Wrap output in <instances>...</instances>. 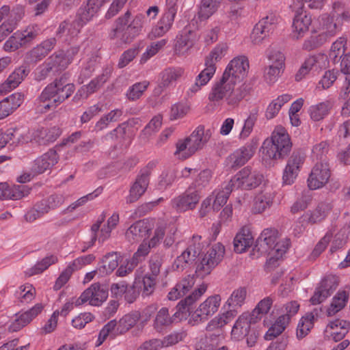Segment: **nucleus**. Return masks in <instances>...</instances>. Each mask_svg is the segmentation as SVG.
Listing matches in <instances>:
<instances>
[{"label": "nucleus", "instance_id": "obj_1", "mask_svg": "<svg viewBox=\"0 0 350 350\" xmlns=\"http://www.w3.org/2000/svg\"><path fill=\"white\" fill-rule=\"evenodd\" d=\"M321 33L304 42L303 48L312 50L334 36L340 29L344 22H350V10L341 2H334L329 14H323L319 18Z\"/></svg>", "mask_w": 350, "mask_h": 350}, {"label": "nucleus", "instance_id": "obj_2", "mask_svg": "<svg viewBox=\"0 0 350 350\" xmlns=\"http://www.w3.org/2000/svg\"><path fill=\"white\" fill-rule=\"evenodd\" d=\"M75 91L72 83H65L63 78L56 79L49 84L41 92L34 103L35 109L38 113H45L55 109L70 97Z\"/></svg>", "mask_w": 350, "mask_h": 350}, {"label": "nucleus", "instance_id": "obj_3", "mask_svg": "<svg viewBox=\"0 0 350 350\" xmlns=\"http://www.w3.org/2000/svg\"><path fill=\"white\" fill-rule=\"evenodd\" d=\"M235 83L222 75L212 86L208 99L214 105H220L224 100L232 107H237L247 94V85L242 84L235 88Z\"/></svg>", "mask_w": 350, "mask_h": 350}, {"label": "nucleus", "instance_id": "obj_4", "mask_svg": "<svg viewBox=\"0 0 350 350\" xmlns=\"http://www.w3.org/2000/svg\"><path fill=\"white\" fill-rule=\"evenodd\" d=\"M277 239L275 230L265 229L257 239L253 252H258V255L267 254L270 259L278 260L286 252L291 241L287 238L278 241Z\"/></svg>", "mask_w": 350, "mask_h": 350}, {"label": "nucleus", "instance_id": "obj_5", "mask_svg": "<svg viewBox=\"0 0 350 350\" xmlns=\"http://www.w3.org/2000/svg\"><path fill=\"white\" fill-rule=\"evenodd\" d=\"M292 144L286 130L276 126L272 133L271 139L264 141L262 146L264 157L269 159L277 160L284 158L291 151Z\"/></svg>", "mask_w": 350, "mask_h": 350}, {"label": "nucleus", "instance_id": "obj_6", "mask_svg": "<svg viewBox=\"0 0 350 350\" xmlns=\"http://www.w3.org/2000/svg\"><path fill=\"white\" fill-rule=\"evenodd\" d=\"M228 46L226 43H219L205 57V68L196 77L195 83L189 88L188 94L198 92L202 86L206 85L215 73L216 64L226 55Z\"/></svg>", "mask_w": 350, "mask_h": 350}, {"label": "nucleus", "instance_id": "obj_7", "mask_svg": "<svg viewBox=\"0 0 350 350\" xmlns=\"http://www.w3.org/2000/svg\"><path fill=\"white\" fill-rule=\"evenodd\" d=\"M131 12L127 11L116 20V28L111 34L113 38L120 40L122 43H129L139 34L144 16L139 14L131 19Z\"/></svg>", "mask_w": 350, "mask_h": 350}, {"label": "nucleus", "instance_id": "obj_8", "mask_svg": "<svg viewBox=\"0 0 350 350\" xmlns=\"http://www.w3.org/2000/svg\"><path fill=\"white\" fill-rule=\"evenodd\" d=\"M140 317L139 312L133 311L123 316L118 321H110L100 331L96 346L101 345L109 336L114 337L126 332L135 325Z\"/></svg>", "mask_w": 350, "mask_h": 350}, {"label": "nucleus", "instance_id": "obj_9", "mask_svg": "<svg viewBox=\"0 0 350 350\" xmlns=\"http://www.w3.org/2000/svg\"><path fill=\"white\" fill-rule=\"evenodd\" d=\"M224 254L225 247L221 243L213 244L197 265L196 274L201 278L210 274L212 270L222 260Z\"/></svg>", "mask_w": 350, "mask_h": 350}, {"label": "nucleus", "instance_id": "obj_10", "mask_svg": "<svg viewBox=\"0 0 350 350\" xmlns=\"http://www.w3.org/2000/svg\"><path fill=\"white\" fill-rule=\"evenodd\" d=\"M262 175L250 167L240 170L230 180V185L235 189L250 190L258 187L262 180Z\"/></svg>", "mask_w": 350, "mask_h": 350}, {"label": "nucleus", "instance_id": "obj_11", "mask_svg": "<svg viewBox=\"0 0 350 350\" xmlns=\"http://www.w3.org/2000/svg\"><path fill=\"white\" fill-rule=\"evenodd\" d=\"M277 22L278 18L273 14L262 18L256 24L251 33L250 40L252 44L259 45L265 42L273 32Z\"/></svg>", "mask_w": 350, "mask_h": 350}, {"label": "nucleus", "instance_id": "obj_12", "mask_svg": "<svg viewBox=\"0 0 350 350\" xmlns=\"http://www.w3.org/2000/svg\"><path fill=\"white\" fill-rule=\"evenodd\" d=\"M107 288L98 283H94L75 299V306L88 302L91 306H98L107 299Z\"/></svg>", "mask_w": 350, "mask_h": 350}, {"label": "nucleus", "instance_id": "obj_13", "mask_svg": "<svg viewBox=\"0 0 350 350\" xmlns=\"http://www.w3.org/2000/svg\"><path fill=\"white\" fill-rule=\"evenodd\" d=\"M268 58L271 64L265 68L263 78L267 83L273 84L284 72L285 57L280 51H273Z\"/></svg>", "mask_w": 350, "mask_h": 350}, {"label": "nucleus", "instance_id": "obj_14", "mask_svg": "<svg viewBox=\"0 0 350 350\" xmlns=\"http://www.w3.org/2000/svg\"><path fill=\"white\" fill-rule=\"evenodd\" d=\"M249 61L245 56H239L232 59L223 75L237 84L246 77L249 70Z\"/></svg>", "mask_w": 350, "mask_h": 350}, {"label": "nucleus", "instance_id": "obj_15", "mask_svg": "<svg viewBox=\"0 0 350 350\" xmlns=\"http://www.w3.org/2000/svg\"><path fill=\"white\" fill-rule=\"evenodd\" d=\"M331 176V171L326 161L317 162L308 178V185L310 189H317L327 183Z\"/></svg>", "mask_w": 350, "mask_h": 350}, {"label": "nucleus", "instance_id": "obj_16", "mask_svg": "<svg viewBox=\"0 0 350 350\" xmlns=\"http://www.w3.org/2000/svg\"><path fill=\"white\" fill-rule=\"evenodd\" d=\"M221 301L219 295H214L207 297L193 312L191 316L194 321H204L215 314Z\"/></svg>", "mask_w": 350, "mask_h": 350}, {"label": "nucleus", "instance_id": "obj_17", "mask_svg": "<svg viewBox=\"0 0 350 350\" xmlns=\"http://www.w3.org/2000/svg\"><path fill=\"white\" fill-rule=\"evenodd\" d=\"M338 286V279L336 275L325 276L316 288L314 295L310 298V302L317 305L324 301L329 297Z\"/></svg>", "mask_w": 350, "mask_h": 350}, {"label": "nucleus", "instance_id": "obj_18", "mask_svg": "<svg viewBox=\"0 0 350 350\" xmlns=\"http://www.w3.org/2000/svg\"><path fill=\"white\" fill-rule=\"evenodd\" d=\"M198 190L189 187L184 193L172 200V207L178 212H185L196 208L200 201Z\"/></svg>", "mask_w": 350, "mask_h": 350}, {"label": "nucleus", "instance_id": "obj_19", "mask_svg": "<svg viewBox=\"0 0 350 350\" xmlns=\"http://www.w3.org/2000/svg\"><path fill=\"white\" fill-rule=\"evenodd\" d=\"M150 170L148 167L142 169L137 175L135 181L131 187L129 195L126 198L127 203L137 201L145 193L149 185Z\"/></svg>", "mask_w": 350, "mask_h": 350}, {"label": "nucleus", "instance_id": "obj_20", "mask_svg": "<svg viewBox=\"0 0 350 350\" xmlns=\"http://www.w3.org/2000/svg\"><path fill=\"white\" fill-rule=\"evenodd\" d=\"M152 228V223L148 220L137 221L126 230L125 238L131 243L144 240L149 237Z\"/></svg>", "mask_w": 350, "mask_h": 350}, {"label": "nucleus", "instance_id": "obj_21", "mask_svg": "<svg viewBox=\"0 0 350 350\" xmlns=\"http://www.w3.org/2000/svg\"><path fill=\"white\" fill-rule=\"evenodd\" d=\"M304 161V156L303 154L298 152H294L292 154L283 172V184L291 185L294 183Z\"/></svg>", "mask_w": 350, "mask_h": 350}, {"label": "nucleus", "instance_id": "obj_22", "mask_svg": "<svg viewBox=\"0 0 350 350\" xmlns=\"http://www.w3.org/2000/svg\"><path fill=\"white\" fill-rule=\"evenodd\" d=\"M332 209L331 202L322 201L312 211H309L300 217L299 222L306 221L310 224L320 223L327 217Z\"/></svg>", "mask_w": 350, "mask_h": 350}, {"label": "nucleus", "instance_id": "obj_23", "mask_svg": "<svg viewBox=\"0 0 350 350\" xmlns=\"http://www.w3.org/2000/svg\"><path fill=\"white\" fill-rule=\"evenodd\" d=\"M255 149L256 146L252 144L242 146L226 158V165L229 168H237L243 165L253 157Z\"/></svg>", "mask_w": 350, "mask_h": 350}, {"label": "nucleus", "instance_id": "obj_24", "mask_svg": "<svg viewBox=\"0 0 350 350\" xmlns=\"http://www.w3.org/2000/svg\"><path fill=\"white\" fill-rule=\"evenodd\" d=\"M58 160L59 157L57 152L51 149L34 160L31 165V171L35 174L44 173L54 166Z\"/></svg>", "mask_w": 350, "mask_h": 350}, {"label": "nucleus", "instance_id": "obj_25", "mask_svg": "<svg viewBox=\"0 0 350 350\" xmlns=\"http://www.w3.org/2000/svg\"><path fill=\"white\" fill-rule=\"evenodd\" d=\"M211 135V133L209 130L205 131L204 128L200 126L189 137L185 138L193 154L204 147L209 140Z\"/></svg>", "mask_w": 350, "mask_h": 350}, {"label": "nucleus", "instance_id": "obj_26", "mask_svg": "<svg viewBox=\"0 0 350 350\" xmlns=\"http://www.w3.org/2000/svg\"><path fill=\"white\" fill-rule=\"evenodd\" d=\"M295 12V15L293 22V36L297 39L302 37L306 33L312 23V18L306 13V10H298L297 8H293Z\"/></svg>", "mask_w": 350, "mask_h": 350}, {"label": "nucleus", "instance_id": "obj_27", "mask_svg": "<svg viewBox=\"0 0 350 350\" xmlns=\"http://www.w3.org/2000/svg\"><path fill=\"white\" fill-rule=\"evenodd\" d=\"M201 247L199 243L189 245L187 248L178 256L174 262L173 268L176 270H183L188 265L191 264L200 254Z\"/></svg>", "mask_w": 350, "mask_h": 350}, {"label": "nucleus", "instance_id": "obj_28", "mask_svg": "<svg viewBox=\"0 0 350 350\" xmlns=\"http://www.w3.org/2000/svg\"><path fill=\"white\" fill-rule=\"evenodd\" d=\"M29 70L25 66L16 68L7 80L0 85V92L5 94L16 88L27 76Z\"/></svg>", "mask_w": 350, "mask_h": 350}, {"label": "nucleus", "instance_id": "obj_29", "mask_svg": "<svg viewBox=\"0 0 350 350\" xmlns=\"http://www.w3.org/2000/svg\"><path fill=\"white\" fill-rule=\"evenodd\" d=\"M29 70L25 66L16 68L7 80L0 85V92L5 94L16 88L27 76Z\"/></svg>", "mask_w": 350, "mask_h": 350}, {"label": "nucleus", "instance_id": "obj_30", "mask_svg": "<svg viewBox=\"0 0 350 350\" xmlns=\"http://www.w3.org/2000/svg\"><path fill=\"white\" fill-rule=\"evenodd\" d=\"M236 313L233 310H230L226 312L220 314L213 318L207 325L206 329L208 331L217 330V338L218 342H221L224 336L221 334V328L230 322L235 317Z\"/></svg>", "mask_w": 350, "mask_h": 350}, {"label": "nucleus", "instance_id": "obj_31", "mask_svg": "<svg viewBox=\"0 0 350 350\" xmlns=\"http://www.w3.org/2000/svg\"><path fill=\"white\" fill-rule=\"evenodd\" d=\"M274 199V193L271 189H266L256 194L252 211L255 214H260L269 208Z\"/></svg>", "mask_w": 350, "mask_h": 350}, {"label": "nucleus", "instance_id": "obj_32", "mask_svg": "<svg viewBox=\"0 0 350 350\" xmlns=\"http://www.w3.org/2000/svg\"><path fill=\"white\" fill-rule=\"evenodd\" d=\"M28 193L25 185L10 186L7 183H0V200H18Z\"/></svg>", "mask_w": 350, "mask_h": 350}, {"label": "nucleus", "instance_id": "obj_33", "mask_svg": "<svg viewBox=\"0 0 350 350\" xmlns=\"http://www.w3.org/2000/svg\"><path fill=\"white\" fill-rule=\"evenodd\" d=\"M254 242V237L248 227H243L237 234L234 239L235 252L242 253L250 247Z\"/></svg>", "mask_w": 350, "mask_h": 350}, {"label": "nucleus", "instance_id": "obj_34", "mask_svg": "<svg viewBox=\"0 0 350 350\" xmlns=\"http://www.w3.org/2000/svg\"><path fill=\"white\" fill-rule=\"evenodd\" d=\"M208 285L202 283L198 285L187 297L181 300L177 305L179 312H189V307L197 301L206 291Z\"/></svg>", "mask_w": 350, "mask_h": 350}, {"label": "nucleus", "instance_id": "obj_35", "mask_svg": "<svg viewBox=\"0 0 350 350\" xmlns=\"http://www.w3.org/2000/svg\"><path fill=\"white\" fill-rule=\"evenodd\" d=\"M59 130L55 127L41 128L33 131L34 142L39 145H46L53 142L59 136Z\"/></svg>", "mask_w": 350, "mask_h": 350}, {"label": "nucleus", "instance_id": "obj_36", "mask_svg": "<svg viewBox=\"0 0 350 350\" xmlns=\"http://www.w3.org/2000/svg\"><path fill=\"white\" fill-rule=\"evenodd\" d=\"M194 44V36L191 31L181 33L176 37L174 52L178 55L186 54Z\"/></svg>", "mask_w": 350, "mask_h": 350}, {"label": "nucleus", "instance_id": "obj_37", "mask_svg": "<svg viewBox=\"0 0 350 350\" xmlns=\"http://www.w3.org/2000/svg\"><path fill=\"white\" fill-rule=\"evenodd\" d=\"M55 44L56 40L54 38L44 40L30 51V58L32 61L36 62L40 61L48 55Z\"/></svg>", "mask_w": 350, "mask_h": 350}, {"label": "nucleus", "instance_id": "obj_38", "mask_svg": "<svg viewBox=\"0 0 350 350\" xmlns=\"http://www.w3.org/2000/svg\"><path fill=\"white\" fill-rule=\"evenodd\" d=\"M83 24L79 21H75L72 23L64 21L60 23L56 34L59 37H66V40H70L78 35Z\"/></svg>", "mask_w": 350, "mask_h": 350}, {"label": "nucleus", "instance_id": "obj_39", "mask_svg": "<svg viewBox=\"0 0 350 350\" xmlns=\"http://www.w3.org/2000/svg\"><path fill=\"white\" fill-rule=\"evenodd\" d=\"M349 327V322L342 319H336L327 325V329H330L333 340L338 342L347 334Z\"/></svg>", "mask_w": 350, "mask_h": 350}, {"label": "nucleus", "instance_id": "obj_40", "mask_svg": "<svg viewBox=\"0 0 350 350\" xmlns=\"http://www.w3.org/2000/svg\"><path fill=\"white\" fill-rule=\"evenodd\" d=\"M250 327L247 316L243 313L239 317L232 329V337L236 340L243 339L250 332Z\"/></svg>", "mask_w": 350, "mask_h": 350}, {"label": "nucleus", "instance_id": "obj_41", "mask_svg": "<svg viewBox=\"0 0 350 350\" xmlns=\"http://www.w3.org/2000/svg\"><path fill=\"white\" fill-rule=\"evenodd\" d=\"M288 316L280 315L265 334V338L271 340L281 334L289 324Z\"/></svg>", "mask_w": 350, "mask_h": 350}, {"label": "nucleus", "instance_id": "obj_42", "mask_svg": "<svg viewBox=\"0 0 350 350\" xmlns=\"http://www.w3.org/2000/svg\"><path fill=\"white\" fill-rule=\"evenodd\" d=\"M223 0H202L198 12L202 20L208 19L214 14L219 8Z\"/></svg>", "mask_w": 350, "mask_h": 350}, {"label": "nucleus", "instance_id": "obj_43", "mask_svg": "<svg viewBox=\"0 0 350 350\" xmlns=\"http://www.w3.org/2000/svg\"><path fill=\"white\" fill-rule=\"evenodd\" d=\"M349 299V293L345 291H340L333 297L332 303L327 309L328 316H333L341 310L346 305Z\"/></svg>", "mask_w": 350, "mask_h": 350}, {"label": "nucleus", "instance_id": "obj_44", "mask_svg": "<svg viewBox=\"0 0 350 350\" xmlns=\"http://www.w3.org/2000/svg\"><path fill=\"white\" fill-rule=\"evenodd\" d=\"M314 316L312 313H308L299 320L297 327L296 336L298 339L306 336L314 325Z\"/></svg>", "mask_w": 350, "mask_h": 350}, {"label": "nucleus", "instance_id": "obj_45", "mask_svg": "<svg viewBox=\"0 0 350 350\" xmlns=\"http://www.w3.org/2000/svg\"><path fill=\"white\" fill-rule=\"evenodd\" d=\"M174 20L167 18L165 16H162L159 21L157 25L154 26L151 31L148 33V38L151 40L163 36L171 28Z\"/></svg>", "mask_w": 350, "mask_h": 350}, {"label": "nucleus", "instance_id": "obj_46", "mask_svg": "<svg viewBox=\"0 0 350 350\" xmlns=\"http://www.w3.org/2000/svg\"><path fill=\"white\" fill-rule=\"evenodd\" d=\"M172 323V319L165 307L161 308L157 313L154 320L153 327L159 332H162Z\"/></svg>", "mask_w": 350, "mask_h": 350}, {"label": "nucleus", "instance_id": "obj_47", "mask_svg": "<svg viewBox=\"0 0 350 350\" xmlns=\"http://www.w3.org/2000/svg\"><path fill=\"white\" fill-rule=\"evenodd\" d=\"M184 74V70L182 68H167L161 74V84L164 87L172 85L174 82L180 79Z\"/></svg>", "mask_w": 350, "mask_h": 350}, {"label": "nucleus", "instance_id": "obj_48", "mask_svg": "<svg viewBox=\"0 0 350 350\" xmlns=\"http://www.w3.org/2000/svg\"><path fill=\"white\" fill-rule=\"evenodd\" d=\"M258 110L256 108L253 109L250 112L247 118L244 121L243 126L241 129V132L239 135V139L241 140H245L247 139L253 131V128L258 119Z\"/></svg>", "mask_w": 350, "mask_h": 350}, {"label": "nucleus", "instance_id": "obj_49", "mask_svg": "<svg viewBox=\"0 0 350 350\" xmlns=\"http://www.w3.org/2000/svg\"><path fill=\"white\" fill-rule=\"evenodd\" d=\"M331 108L332 104L329 101H325L312 105L309 109L311 119L314 121L323 120L329 113Z\"/></svg>", "mask_w": 350, "mask_h": 350}, {"label": "nucleus", "instance_id": "obj_50", "mask_svg": "<svg viewBox=\"0 0 350 350\" xmlns=\"http://www.w3.org/2000/svg\"><path fill=\"white\" fill-rule=\"evenodd\" d=\"M51 210V208L47 198L43 199L38 202L34 208L27 213L26 219L29 221H33L44 214L48 213Z\"/></svg>", "mask_w": 350, "mask_h": 350}, {"label": "nucleus", "instance_id": "obj_51", "mask_svg": "<svg viewBox=\"0 0 350 350\" xmlns=\"http://www.w3.org/2000/svg\"><path fill=\"white\" fill-rule=\"evenodd\" d=\"M46 61L54 70V74L65 70L69 65L68 60L64 56V51H59L53 54Z\"/></svg>", "mask_w": 350, "mask_h": 350}, {"label": "nucleus", "instance_id": "obj_52", "mask_svg": "<svg viewBox=\"0 0 350 350\" xmlns=\"http://www.w3.org/2000/svg\"><path fill=\"white\" fill-rule=\"evenodd\" d=\"M15 295L22 303H29L32 301L36 295V289L30 284L21 285L16 291Z\"/></svg>", "mask_w": 350, "mask_h": 350}, {"label": "nucleus", "instance_id": "obj_53", "mask_svg": "<svg viewBox=\"0 0 350 350\" xmlns=\"http://www.w3.org/2000/svg\"><path fill=\"white\" fill-rule=\"evenodd\" d=\"M167 42V40L166 39H162L157 42H152L147 46L146 51L142 54L140 59V63H146L149 59L155 55L161 49H162Z\"/></svg>", "mask_w": 350, "mask_h": 350}, {"label": "nucleus", "instance_id": "obj_54", "mask_svg": "<svg viewBox=\"0 0 350 350\" xmlns=\"http://www.w3.org/2000/svg\"><path fill=\"white\" fill-rule=\"evenodd\" d=\"M246 295L247 291L245 287H240L235 289L228 299L226 304H228L229 307H240L243 304Z\"/></svg>", "mask_w": 350, "mask_h": 350}, {"label": "nucleus", "instance_id": "obj_55", "mask_svg": "<svg viewBox=\"0 0 350 350\" xmlns=\"http://www.w3.org/2000/svg\"><path fill=\"white\" fill-rule=\"evenodd\" d=\"M233 189V187L228 183L221 191H218L215 196L213 197V208L217 210L220 206L224 205Z\"/></svg>", "mask_w": 350, "mask_h": 350}, {"label": "nucleus", "instance_id": "obj_56", "mask_svg": "<svg viewBox=\"0 0 350 350\" xmlns=\"http://www.w3.org/2000/svg\"><path fill=\"white\" fill-rule=\"evenodd\" d=\"M102 264L100 271L105 274L111 273L118 265L117 254L111 253L106 255L103 259Z\"/></svg>", "mask_w": 350, "mask_h": 350}, {"label": "nucleus", "instance_id": "obj_57", "mask_svg": "<svg viewBox=\"0 0 350 350\" xmlns=\"http://www.w3.org/2000/svg\"><path fill=\"white\" fill-rule=\"evenodd\" d=\"M24 45L29 44L40 33V29L36 25H29L21 31H17Z\"/></svg>", "mask_w": 350, "mask_h": 350}, {"label": "nucleus", "instance_id": "obj_58", "mask_svg": "<svg viewBox=\"0 0 350 350\" xmlns=\"http://www.w3.org/2000/svg\"><path fill=\"white\" fill-rule=\"evenodd\" d=\"M111 73V68H107L101 75L92 80L88 85H85L89 94H91L97 91L109 79Z\"/></svg>", "mask_w": 350, "mask_h": 350}, {"label": "nucleus", "instance_id": "obj_59", "mask_svg": "<svg viewBox=\"0 0 350 350\" xmlns=\"http://www.w3.org/2000/svg\"><path fill=\"white\" fill-rule=\"evenodd\" d=\"M149 85V82L144 81L133 85L127 91L126 96L129 100H135L139 98Z\"/></svg>", "mask_w": 350, "mask_h": 350}, {"label": "nucleus", "instance_id": "obj_60", "mask_svg": "<svg viewBox=\"0 0 350 350\" xmlns=\"http://www.w3.org/2000/svg\"><path fill=\"white\" fill-rule=\"evenodd\" d=\"M174 156L179 159L185 160L193 155L188 143L185 139H180L176 143V150Z\"/></svg>", "mask_w": 350, "mask_h": 350}, {"label": "nucleus", "instance_id": "obj_61", "mask_svg": "<svg viewBox=\"0 0 350 350\" xmlns=\"http://www.w3.org/2000/svg\"><path fill=\"white\" fill-rule=\"evenodd\" d=\"M57 257L55 255L46 256L40 261L38 262L31 269V274H39L48 269L51 265L57 262Z\"/></svg>", "mask_w": 350, "mask_h": 350}, {"label": "nucleus", "instance_id": "obj_62", "mask_svg": "<svg viewBox=\"0 0 350 350\" xmlns=\"http://www.w3.org/2000/svg\"><path fill=\"white\" fill-rule=\"evenodd\" d=\"M162 120L163 118L161 115L154 116L142 130V135L148 137L158 131L161 126Z\"/></svg>", "mask_w": 350, "mask_h": 350}, {"label": "nucleus", "instance_id": "obj_63", "mask_svg": "<svg viewBox=\"0 0 350 350\" xmlns=\"http://www.w3.org/2000/svg\"><path fill=\"white\" fill-rule=\"evenodd\" d=\"M325 59L323 55H317L310 56L307 58L303 63L304 66L307 70L310 72L311 70H318L323 66V62Z\"/></svg>", "mask_w": 350, "mask_h": 350}, {"label": "nucleus", "instance_id": "obj_64", "mask_svg": "<svg viewBox=\"0 0 350 350\" xmlns=\"http://www.w3.org/2000/svg\"><path fill=\"white\" fill-rule=\"evenodd\" d=\"M25 46L21 39L18 32H15L3 45V49L6 52H12L18 50L19 48Z\"/></svg>", "mask_w": 350, "mask_h": 350}]
</instances>
